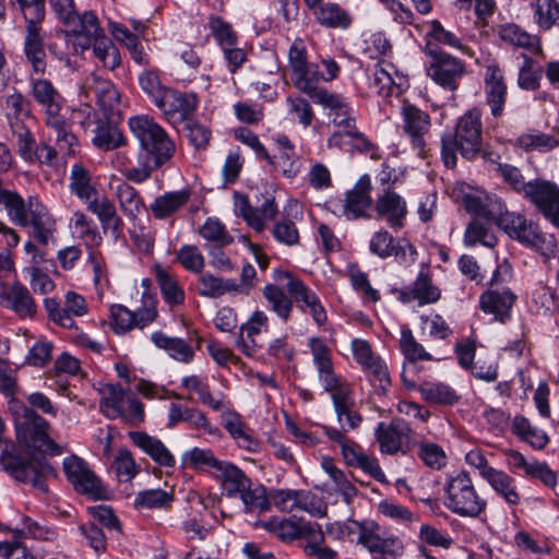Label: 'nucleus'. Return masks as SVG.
I'll use <instances>...</instances> for the list:
<instances>
[{
    "label": "nucleus",
    "mask_w": 559,
    "mask_h": 559,
    "mask_svg": "<svg viewBox=\"0 0 559 559\" xmlns=\"http://www.w3.org/2000/svg\"><path fill=\"white\" fill-rule=\"evenodd\" d=\"M333 406L337 420L342 423L345 419V425L342 426V429L323 425L324 435L341 447L343 459L348 466L362 469L379 483H386L385 474L381 469L378 460L366 454L358 443L348 439L345 435L348 429L358 428L362 421L361 416L354 409L353 392L334 401Z\"/></svg>",
    "instance_id": "nucleus-1"
},
{
    "label": "nucleus",
    "mask_w": 559,
    "mask_h": 559,
    "mask_svg": "<svg viewBox=\"0 0 559 559\" xmlns=\"http://www.w3.org/2000/svg\"><path fill=\"white\" fill-rule=\"evenodd\" d=\"M3 205L11 221L21 227H31V236L47 246L55 231V219L40 200L31 195L25 201L17 192L0 191Z\"/></svg>",
    "instance_id": "nucleus-2"
},
{
    "label": "nucleus",
    "mask_w": 559,
    "mask_h": 559,
    "mask_svg": "<svg viewBox=\"0 0 559 559\" xmlns=\"http://www.w3.org/2000/svg\"><path fill=\"white\" fill-rule=\"evenodd\" d=\"M481 115L476 108L465 112L457 121L454 133L441 138V156L448 168L456 165V151L466 159L475 158L481 150Z\"/></svg>",
    "instance_id": "nucleus-3"
},
{
    "label": "nucleus",
    "mask_w": 559,
    "mask_h": 559,
    "mask_svg": "<svg viewBox=\"0 0 559 559\" xmlns=\"http://www.w3.org/2000/svg\"><path fill=\"white\" fill-rule=\"evenodd\" d=\"M130 132L139 141L145 155L154 157L158 168L173 156V141L167 132L148 115L132 116L128 120Z\"/></svg>",
    "instance_id": "nucleus-4"
},
{
    "label": "nucleus",
    "mask_w": 559,
    "mask_h": 559,
    "mask_svg": "<svg viewBox=\"0 0 559 559\" xmlns=\"http://www.w3.org/2000/svg\"><path fill=\"white\" fill-rule=\"evenodd\" d=\"M444 490V506L456 515L476 518L487 508V501L479 496L469 474L465 471L450 475Z\"/></svg>",
    "instance_id": "nucleus-5"
},
{
    "label": "nucleus",
    "mask_w": 559,
    "mask_h": 559,
    "mask_svg": "<svg viewBox=\"0 0 559 559\" xmlns=\"http://www.w3.org/2000/svg\"><path fill=\"white\" fill-rule=\"evenodd\" d=\"M0 467L13 478L22 483H29L40 492H47V477L56 476L55 468L47 462L37 464L25 461L15 454V444L8 440L0 452Z\"/></svg>",
    "instance_id": "nucleus-6"
},
{
    "label": "nucleus",
    "mask_w": 559,
    "mask_h": 559,
    "mask_svg": "<svg viewBox=\"0 0 559 559\" xmlns=\"http://www.w3.org/2000/svg\"><path fill=\"white\" fill-rule=\"evenodd\" d=\"M100 411L109 419L121 418L130 425L144 420L143 404L120 384H106L102 390Z\"/></svg>",
    "instance_id": "nucleus-7"
},
{
    "label": "nucleus",
    "mask_w": 559,
    "mask_h": 559,
    "mask_svg": "<svg viewBox=\"0 0 559 559\" xmlns=\"http://www.w3.org/2000/svg\"><path fill=\"white\" fill-rule=\"evenodd\" d=\"M49 427L46 419L27 407L15 423L17 439L27 448L43 454L59 455L61 447L49 437Z\"/></svg>",
    "instance_id": "nucleus-8"
},
{
    "label": "nucleus",
    "mask_w": 559,
    "mask_h": 559,
    "mask_svg": "<svg viewBox=\"0 0 559 559\" xmlns=\"http://www.w3.org/2000/svg\"><path fill=\"white\" fill-rule=\"evenodd\" d=\"M425 53L430 57L428 76L443 88L455 91L465 74L464 61L438 49L430 41L425 46Z\"/></svg>",
    "instance_id": "nucleus-9"
},
{
    "label": "nucleus",
    "mask_w": 559,
    "mask_h": 559,
    "mask_svg": "<svg viewBox=\"0 0 559 559\" xmlns=\"http://www.w3.org/2000/svg\"><path fill=\"white\" fill-rule=\"evenodd\" d=\"M274 278L277 282L286 280L285 290L289 294L297 308L305 314H309L318 326H322L328 321V313L319 296L309 288L300 278L290 272L276 270Z\"/></svg>",
    "instance_id": "nucleus-10"
},
{
    "label": "nucleus",
    "mask_w": 559,
    "mask_h": 559,
    "mask_svg": "<svg viewBox=\"0 0 559 559\" xmlns=\"http://www.w3.org/2000/svg\"><path fill=\"white\" fill-rule=\"evenodd\" d=\"M110 326L116 334H126L133 329H144L157 318L156 299L147 294L142 295V307L134 311L122 305L110 307Z\"/></svg>",
    "instance_id": "nucleus-11"
},
{
    "label": "nucleus",
    "mask_w": 559,
    "mask_h": 559,
    "mask_svg": "<svg viewBox=\"0 0 559 559\" xmlns=\"http://www.w3.org/2000/svg\"><path fill=\"white\" fill-rule=\"evenodd\" d=\"M96 32L88 34L85 29L80 31L72 43L75 53H82L91 46L95 58L105 69L115 70L121 63V57L118 48L110 38L105 35L96 17Z\"/></svg>",
    "instance_id": "nucleus-12"
},
{
    "label": "nucleus",
    "mask_w": 559,
    "mask_h": 559,
    "mask_svg": "<svg viewBox=\"0 0 559 559\" xmlns=\"http://www.w3.org/2000/svg\"><path fill=\"white\" fill-rule=\"evenodd\" d=\"M63 469L67 479L74 487L75 491L90 497L93 500L105 498L106 489L102 480L90 469L86 463L75 456L63 460Z\"/></svg>",
    "instance_id": "nucleus-13"
},
{
    "label": "nucleus",
    "mask_w": 559,
    "mask_h": 559,
    "mask_svg": "<svg viewBox=\"0 0 559 559\" xmlns=\"http://www.w3.org/2000/svg\"><path fill=\"white\" fill-rule=\"evenodd\" d=\"M234 212L243 218L247 225L257 233H262L266 224L274 221L278 209L272 198H265L260 206L253 207L247 195L236 192L234 194Z\"/></svg>",
    "instance_id": "nucleus-14"
},
{
    "label": "nucleus",
    "mask_w": 559,
    "mask_h": 559,
    "mask_svg": "<svg viewBox=\"0 0 559 559\" xmlns=\"http://www.w3.org/2000/svg\"><path fill=\"white\" fill-rule=\"evenodd\" d=\"M547 221L557 225L559 221V186L545 179H534L525 197Z\"/></svg>",
    "instance_id": "nucleus-15"
},
{
    "label": "nucleus",
    "mask_w": 559,
    "mask_h": 559,
    "mask_svg": "<svg viewBox=\"0 0 559 559\" xmlns=\"http://www.w3.org/2000/svg\"><path fill=\"white\" fill-rule=\"evenodd\" d=\"M4 111L12 134L16 141H21L23 151H25L32 143V132L24 122L25 118L31 117L29 100L22 93L14 92L5 97Z\"/></svg>",
    "instance_id": "nucleus-16"
},
{
    "label": "nucleus",
    "mask_w": 559,
    "mask_h": 559,
    "mask_svg": "<svg viewBox=\"0 0 559 559\" xmlns=\"http://www.w3.org/2000/svg\"><path fill=\"white\" fill-rule=\"evenodd\" d=\"M142 91L151 98L162 111L167 121L173 122L175 117V91L163 84L157 72L146 70L139 76Z\"/></svg>",
    "instance_id": "nucleus-17"
},
{
    "label": "nucleus",
    "mask_w": 559,
    "mask_h": 559,
    "mask_svg": "<svg viewBox=\"0 0 559 559\" xmlns=\"http://www.w3.org/2000/svg\"><path fill=\"white\" fill-rule=\"evenodd\" d=\"M1 305L12 310L21 319H33L37 312L36 302L26 286L19 281L7 285L1 282Z\"/></svg>",
    "instance_id": "nucleus-18"
},
{
    "label": "nucleus",
    "mask_w": 559,
    "mask_h": 559,
    "mask_svg": "<svg viewBox=\"0 0 559 559\" xmlns=\"http://www.w3.org/2000/svg\"><path fill=\"white\" fill-rule=\"evenodd\" d=\"M49 2L58 19L69 28L67 33L75 36L83 29L88 34L96 32V14L94 12L86 11L79 14L74 0H49Z\"/></svg>",
    "instance_id": "nucleus-19"
},
{
    "label": "nucleus",
    "mask_w": 559,
    "mask_h": 559,
    "mask_svg": "<svg viewBox=\"0 0 559 559\" xmlns=\"http://www.w3.org/2000/svg\"><path fill=\"white\" fill-rule=\"evenodd\" d=\"M484 92L486 103L495 118L503 114L508 96V88L504 82L503 72L497 63H490L486 67L484 76Z\"/></svg>",
    "instance_id": "nucleus-20"
},
{
    "label": "nucleus",
    "mask_w": 559,
    "mask_h": 559,
    "mask_svg": "<svg viewBox=\"0 0 559 559\" xmlns=\"http://www.w3.org/2000/svg\"><path fill=\"white\" fill-rule=\"evenodd\" d=\"M402 130L409 138L413 146L424 150L426 145L425 135L431 127L430 116L418 107L406 104L401 110Z\"/></svg>",
    "instance_id": "nucleus-21"
},
{
    "label": "nucleus",
    "mask_w": 559,
    "mask_h": 559,
    "mask_svg": "<svg viewBox=\"0 0 559 559\" xmlns=\"http://www.w3.org/2000/svg\"><path fill=\"white\" fill-rule=\"evenodd\" d=\"M370 176L362 175L355 183L353 189L345 194L343 204V214L348 219H357L367 216V211L372 205Z\"/></svg>",
    "instance_id": "nucleus-22"
},
{
    "label": "nucleus",
    "mask_w": 559,
    "mask_h": 559,
    "mask_svg": "<svg viewBox=\"0 0 559 559\" xmlns=\"http://www.w3.org/2000/svg\"><path fill=\"white\" fill-rule=\"evenodd\" d=\"M97 186V178L82 163H76L71 167L69 189L72 194L86 204V209L102 199L103 194L99 193Z\"/></svg>",
    "instance_id": "nucleus-23"
},
{
    "label": "nucleus",
    "mask_w": 559,
    "mask_h": 559,
    "mask_svg": "<svg viewBox=\"0 0 559 559\" xmlns=\"http://www.w3.org/2000/svg\"><path fill=\"white\" fill-rule=\"evenodd\" d=\"M516 300V295L509 287L488 288L479 296V307L485 313L506 322Z\"/></svg>",
    "instance_id": "nucleus-24"
},
{
    "label": "nucleus",
    "mask_w": 559,
    "mask_h": 559,
    "mask_svg": "<svg viewBox=\"0 0 559 559\" xmlns=\"http://www.w3.org/2000/svg\"><path fill=\"white\" fill-rule=\"evenodd\" d=\"M374 209L378 216L385 218L391 228L401 229L407 214L405 200L389 187L377 197Z\"/></svg>",
    "instance_id": "nucleus-25"
},
{
    "label": "nucleus",
    "mask_w": 559,
    "mask_h": 559,
    "mask_svg": "<svg viewBox=\"0 0 559 559\" xmlns=\"http://www.w3.org/2000/svg\"><path fill=\"white\" fill-rule=\"evenodd\" d=\"M31 95L43 108L45 118L60 114L64 98L51 81L41 78H31Z\"/></svg>",
    "instance_id": "nucleus-26"
},
{
    "label": "nucleus",
    "mask_w": 559,
    "mask_h": 559,
    "mask_svg": "<svg viewBox=\"0 0 559 559\" xmlns=\"http://www.w3.org/2000/svg\"><path fill=\"white\" fill-rule=\"evenodd\" d=\"M26 35L24 41V53L35 73L44 74L47 67V55L44 48L40 34L41 22L26 21Z\"/></svg>",
    "instance_id": "nucleus-27"
},
{
    "label": "nucleus",
    "mask_w": 559,
    "mask_h": 559,
    "mask_svg": "<svg viewBox=\"0 0 559 559\" xmlns=\"http://www.w3.org/2000/svg\"><path fill=\"white\" fill-rule=\"evenodd\" d=\"M212 476L219 481L223 493L228 498H236L251 481L242 469L227 461H223Z\"/></svg>",
    "instance_id": "nucleus-28"
},
{
    "label": "nucleus",
    "mask_w": 559,
    "mask_h": 559,
    "mask_svg": "<svg viewBox=\"0 0 559 559\" xmlns=\"http://www.w3.org/2000/svg\"><path fill=\"white\" fill-rule=\"evenodd\" d=\"M314 104L321 105L331 118L333 124L340 128L355 126L353 109L341 94L328 91Z\"/></svg>",
    "instance_id": "nucleus-29"
},
{
    "label": "nucleus",
    "mask_w": 559,
    "mask_h": 559,
    "mask_svg": "<svg viewBox=\"0 0 559 559\" xmlns=\"http://www.w3.org/2000/svg\"><path fill=\"white\" fill-rule=\"evenodd\" d=\"M87 211L97 216L104 233L109 231L115 240H118L122 236L123 221L118 215L115 204L107 195H102V199L94 204L92 203Z\"/></svg>",
    "instance_id": "nucleus-30"
},
{
    "label": "nucleus",
    "mask_w": 559,
    "mask_h": 559,
    "mask_svg": "<svg viewBox=\"0 0 559 559\" xmlns=\"http://www.w3.org/2000/svg\"><path fill=\"white\" fill-rule=\"evenodd\" d=\"M504 230L514 239L523 243L536 245L540 240V230L537 224L526 219L523 215L507 213L502 217Z\"/></svg>",
    "instance_id": "nucleus-31"
},
{
    "label": "nucleus",
    "mask_w": 559,
    "mask_h": 559,
    "mask_svg": "<svg viewBox=\"0 0 559 559\" xmlns=\"http://www.w3.org/2000/svg\"><path fill=\"white\" fill-rule=\"evenodd\" d=\"M319 68V63H308L299 72L296 71L292 74L295 87L308 95L313 103L329 91L319 86V83L322 81Z\"/></svg>",
    "instance_id": "nucleus-32"
},
{
    "label": "nucleus",
    "mask_w": 559,
    "mask_h": 559,
    "mask_svg": "<svg viewBox=\"0 0 559 559\" xmlns=\"http://www.w3.org/2000/svg\"><path fill=\"white\" fill-rule=\"evenodd\" d=\"M45 124L53 132L56 146L64 156L74 155L79 141L70 124L60 114L45 118Z\"/></svg>",
    "instance_id": "nucleus-33"
},
{
    "label": "nucleus",
    "mask_w": 559,
    "mask_h": 559,
    "mask_svg": "<svg viewBox=\"0 0 559 559\" xmlns=\"http://www.w3.org/2000/svg\"><path fill=\"white\" fill-rule=\"evenodd\" d=\"M269 318L263 311H255L247 323L240 326L237 347L246 355L253 356L258 347L254 336L267 329Z\"/></svg>",
    "instance_id": "nucleus-34"
},
{
    "label": "nucleus",
    "mask_w": 559,
    "mask_h": 559,
    "mask_svg": "<svg viewBox=\"0 0 559 559\" xmlns=\"http://www.w3.org/2000/svg\"><path fill=\"white\" fill-rule=\"evenodd\" d=\"M485 480L509 507H516L521 503L516 480L507 472L496 468Z\"/></svg>",
    "instance_id": "nucleus-35"
},
{
    "label": "nucleus",
    "mask_w": 559,
    "mask_h": 559,
    "mask_svg": "<svg viewBox=\"0 0 559 559\" xmlns=\"http://www.w3.org/2000/svg\"><path fill=\"white\" fill-rule=\"evenodd\" d=\"M498 36L503 43L516 48L526 49L532 53H537L542 50L539 38L514 23L500 25Z\"/></svg>",
    "instance_id": "nucleus-36"
},
{
    "label": "nucleus",
    "mask_w": 559,
    "mask_h": 559,
    "mask_svg": "<svg viewBox=\"0 0 559 559\" xmlns=\"http://www.w3.org/2000/svg\"><path fill=\"white\" fill-rule=\"evenodd\" d=\"M361 534L357 543L367 548L370 552L384 554L394 543V539L388 536L386 531L374 521H364Z\"/></svg>",
    "instance_id": "nucleus-37"
},
{
    "label": "nucleus",
    "mask_w": 559,
    "mask_h": 559,
    "mask_svg": "<svg viewBox=\"0 0 559 559\" xmlns=\"http://www.w3.org/2000/svg\"><path fill=\"white\" fill-rule=\"evenodd\" d=\"M312 15L314 21L325 28L347 29L353 23L349 12L334 2L321 4Z\"/></svg>",
    "instance_id": "nucleus-38"
},
{
    "label": "nucleus",
    "mask_w": 559,
    "mask_h": 559,
    "mask_svg": "<svg viewBox=\"0 0 559 559\" xmlns=\"http://www.w3.org/2000/svg\"><path fill=\"white\" fill-rule=\"evenodd\" d=\"M130 438L132 439L133 443L136 447H139L143 452L150 455L152 460L158 463L159 465H173V454L160 440L152 436H148L146 432L142 431L131 432Z\"/></svg>",
    "instance_id": "nucleus-39"
},
{
    "label": "nucleus",
    "mask_w": 559,
    "mask_h": 559,
    "mask_svg": "<svg viewBox=\"0 0 559 559\" xmlns=\"http://www.w3.org/2000/svg\"><path fill=\"white\" fill-rule=\"evenodd\" d=\"M92 143L102 151H112L127 144V138L114 124L99 120L94 130Z\"/></svg>",
    "instance_id": "nucleus-40"
},
{
    "label": "nucleus",
    "mask_w": 559,
    "mask_h": 559,
    "mask_svg": "<svg viewBox=\"0 0 559 559\" xmlns=\"http://www.w3.org/2000/svg\"><path fill=\"white\" fill-rule=\"evenodd\" d=\"M116 198L122 213L131 221L145 210V204L140 192L127 182H122L116 188Z\"/></svg>",
    "instance_id": "nucleus-41"
},
{
    "label": "nucleus",
    "mask_w": 559,
    "mask_h": 559,
    "mask_svg": "<svg viewBox=\"0 0 559 559\" xmlns=\"http://www.w3.org/2000/svg\"><path fill=\"white\" fill-rule=\"evenodd\" d=\"M405 432L403 425L399 423H379L376 428V439L379 442L380 451L384 454H395L402 447V437Z\"/></svg>",
    "instance_id": "nucleus-42"
},
{
    "label": "nucleus",
    "mask_w": 559,
    "mask_h": 559,
    "mask_svg": "<svg viewBox=\"0 0 559 559\" xmlns=\"http://www.w3.org/2000/svg\"><path fill=\"white\" fill-rule=\"evenodd\" d=\"M512 431L536 450H543L549 443L548 435L521 415L513 418Z\"/></svg>",
    "instance_id": "nucleus-43"
},
{
    "label": "nucleus",
    "mask_w": 559,
    "mask_h": 559,
    "mask_svg": "<svg viewBox=\"0 0 559 559\" xmlns=\"http://www.w3.org/2000/svg\"><path fill=\"white\" fill-rule=\"evenodd\" d=\"M284 287L274 284H267L263 288V297L269 304V308L284 322L288 321L293 312L294 300L292 296L284 292Z\"/></svg>",
    "instance_id": "nucleus-44"
},
{
    "label": "nucleus",
    "mask_w": 559,
    "mask_h": 559,
    "mask_svg": "<svg viewBox=\"0 0 559 559\" xmlns=\"http://www.w3.org/2000/svg\"><path fill=\"white\" fill-rule=\"evenodd\" d=\"M237 497L242 502L245 513L261 514L270 510V492L267 493L263 485H253L250 481L248 488H245Z\"/></svg>",
    "instance_id": "nucleus-45"
},
{
    "label": "nucleus",
    "mask_w": 559,
    "mask_h": 559,
    "mask_svg": "<svg viewBox=\"0 0 559 559\" xmlns=\"http://www.w3.org/2000/svg\"><path fill=\"white\" fill-rule=\"evenodd\" d=\"M418 391L431 404L454 405L460 400L455 390L442 382L425 381L418 386Z\"/></svg>",
    "instance_id": "nucleus-46"
},
{
    "label": "nucleus",
    "mask_w": 559,
    "mask_h": 559,
    "mask_svg": "<svg viewBox=\"0 0 559 559\" xmlns=\"http://www.w3.org/2000/svg\"><path fill=\"white\" fill-rule=\"evenodd\" d=\"M223 461L215 457L209 449L193 448L185 452L181 456V465L183 468H192L202 472H217Z\"/></svg>",
    "instance_id": "nucleus-47"
},
{
    "label": "nucleus",
    "mask_w": 559,
    "mask_h": 559,
    "mask_svg": "<svg viewBox=\"0 0 559 559\" xmlns=\"http://www.w3.org/2000/svg\"><path fill=\"white\" fill-rule=\"evenodd\" d=\"M317 371L319 382L323 390L330 393L332 402L353 392L350 384L343 377L336 374L333 365Z\"/></svg>",
    "instance_id": "nucleus-48"
},
{
    "label": "nucleus",
    "mask_w": 559,
    "mask_h": 559,
    "mask_svg": "<svg viewBox=\"0 0 559 559\" xmlns=\"http://www.w3.org/2000/svg\"><path fill=\"white\" fill-rule=\"evenodd\" d=\"M534 22L543 31H549L559 20V0H535L531 2Z\"/></svg>",
    "instance_id": "nucleus-49"
},
{
    "label": "nucleus",
    "mask_w": 559,
    "mask_h": 559,
    "mask_svg": "<svg viewBox=\"0 0 559 559\" xmlns=\"http://www.w3.org/2000/svg\"><path fill=\"white\" fill-rule=\"evenodd\" d=\"M464 243L467 247H474L481 243L485 247L492 248L497 245V238L491 231L490 224L474 218L466 227L464 233Z\"/></svg>",
    "instance_id": "nucleus-50"
},
{
    "label": "nucleus",
    "mask_w": 559,
    "mask_h": 559,
    "mask_svg": "<svg viewBox=\"0 0 559 559\" xmlns=\"http://www.w3.org/2000/svg\"><path fill=\"white\" fill-rule=\"evenodd\" d=\"M17 142L19 153L21 157L26 162H39L40 164L46 165H52L58 156L59 150L58 147L51 146L47 142H43L39 145L36 146V141L34 136L32 135V143L28 145L26 151H23V146L21 144V141Z\"/></svg>",
    "instance_id": "nucleus-51"
},
{
    "label": "nucleus",
    "mask_w": 559,
    "mask_h": 559,
    "mask_svg": "<svg viewBox=\"0 0 559 559\" xmlns=\"http://www.w3.org/2000/svg\"><path fill=\"white\" fill-rule=\"evenodd\" d=\"M413 286L420 306L435 304L441 297V290L432 283V277L428 269H421L419 271Z\"/></svg>",
    "instance_id": "nucleus-52"
},
{
    "label": "nucleus",
    "mask_w": 559,
    "mask_h": 559,
    "mask_svg": "<svg viewBox=\"0 0 559 559\" xmlns=\"http://www.w3.org/2000/svg\"><path fill=\"white\" fill-rule=\"evenodd\" d=\"M400 348L405 359L412 364L418 360H432V356L417 342L406 325L401 329Z\"/></svg>",
    "instance_id": "nucleus-53"
},
{
    "label": "nucleus",
    "mask_w": 559,
    "mask_h": 559,
    "mask_svg": "<svg viewBox=\"0 0 559 559\" xmlns=\"http://www.w3.org/2000/svg\"><path fill=\"white\" fill-rule=\"evenodd\" d=\"M516 145L525 151L548 152L559 145V141L550 134L540 131H532L521 134L516 141Z\"/></svg>",
    "instance_id": "nucleus-54"
},
{
    "label": "nucleus",
    "mask_w": 559,
    "mask_h": 559,
    "mask_svg": "<svg viewBox=\"0 0 559 559\" xmlns=\"http://www.w3.org/2000/svg\"><path fill=\"white\" fill-rule=\"evenodd\" d=\"M301 490L294 489H272L270 491V504L273 503L280 511L292 512L295 509H306L302 502Z\"/></svg>",
    "instance_id": "nucleus-55"
},
{
    "label": "nucleus",
    "mask_w": 559,
    "mask_h": 559,
    "mask_svg": "<svg viewBox=\"0 0 559 559\" xmlns=\"http://www.w3.org/2000/svg\"><path fill=\"white\" fill-rule=\"evenodd\" d=\"M174 263L175 258L171 259L169 262L158 260L154 264L156 282L160 288V292L165 300L169 304L171 308L175 305V281L171 278L170 275Z\"/></svg>",
    "instance_id": "nucleus-56"
},
{
    "label": "nucleus",
    "mask_w": 559,
    "mask_h": 559,
    "mask_svg": "<svg viewBox=\"0 0 559 559\" xmlns=\"http://www.w3.org/2000/svg\"><path fill=\"white\" fill-rule=\"evenodd\" d=\"M300 520L296 516L289 519H273L263 523V526L280 539L292 542L300 538Z\"/></svg>",
    "instance_id": "nucleus-57"
},
{
    "label": "nucleus",
    "mask_w": 559,
    "mask_h": 559,
    "mask_svg": "<svg viewBox=\"0 0 559 559\" xmlns=\"http://www.w3.org/2000/svg\"><path fill=\"white\" fill-rule=\"evenodd\" d=\"M273 166L275 171L281 173L286 178H295L301 169V163L295 151L278 152L277 155L266 159Z\"/></svg>",
    "instance_id": "nucleus-58"
},
{
    "label": "nucleus",
    "mask_w": 559,
    "mask_h": 559,
    "mask_svg": "<svg viewBox=\"0 0 559 559\" xmlns=\"http://www.w3.org/2000/svg\"><path fill=\"white\" fill-rule=\"evenodd\" d=\"M209 28L221 49L238 44V35L233 25L221 16H211Z\"/></svg>",
    "instance_id": "nucleus-59"
},
{
    "label": "nucleus",
    "mask_w": 559,
    "mask_h": 559,
    "mask_svg": "<svg viewBox=\"0 0 559 559\" xmlns=\"http://www.w3.org/2000/svg\"><path fill=\"white\" fill-rule=\"evenodd\" d=\"M70 225L75 228L82 239H85L91 246L98 247L103 238L92 219L82 211H75L71 217Z\"/></svg>",
    "instance_id": "nucleus-60"
},
{
    "label": "nucleus",
    "mask_w": 559,
    "mask_h": 559,
    "mask_svg": "<svg viewBox=\"0 0 559 559\" xmlns=\"http://www.w3.org/2000/svg\"><path fill=\"white\" fill-rule=\"evenodd\" d=\"M200 235L207 241H212L219 247L233 243L234 238L227 231L225 225L217 218L209 217L200 228Z\"/></svg>",
    "instance_id": "nucleus-61"
},
{
    "label": "nucleus",
    "mask_w": 559,
    "mask_h": 559,
    "mask_svg": "<svg viewBox=\"0 0 559 559\" xmlns=\"http://www.w3.org/2000/svg\"><path fill=\"white\" fill-rule=\"evenodd\" d=\"M181 530L188 542L200 543L212 534L213 527L206 525L201 512L200 515L195 513L193 516L185 520Z\"/></svg>",
    "instance_id": "nucleus-62"
},
{
    "label": "nucleus",
    "mask_w": 559,
    "mask_h": 559,
    "mask_svg": "<svg viewBox=\"0 0 559 559\" xmlns=\"http://www.w3.org/2000/svg\"><path fill=\"white\" fill-rule=\"evenodd\" d=\"M286 104L288 115L304 128H308L312 123L314 114L308 100L300 96H288Z\"/></svg>",
    "instance_id": "nucleus-63"
},
{
    "label": "nucleus",
    "mask_w": 559,
    "mask_h": 559,
    "mask_svg": "<svg viewBox=\"0 0 559 559\" xmlns=\"http://www.w3.org/2000/svg\"><path fill=\"white\" fill-rule=\"evenodd\" d=\"M418 456L425 463V465L433 469H441L447 464V454L437 443H419Z\"/></svg>",
    "instance_id": "nucleus-64"
}]
</instances>
